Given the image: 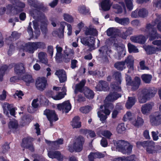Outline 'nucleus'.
I'll return each mask as SVG.
<instances>
[{
  "label": "nucleus",
  "instance_id": "1",
  "mask_svg": "<svg viewBox=\"0 0 161 161\" xmlns=\"http://www.w3.org/2000/svg\"><path fill=\"white\" fill-rule=\"evenodd\" d=\"M114 76L117 81L116 84L114 85L111 84L110 86V90H112L113 92H111L106 98L104 101V110L103 109V106H101L100 109H102V111H98L97 114L98 117L101 121L105 120L107 118V115H108L110 113V110L112 109L113 108V106L110 102L116 100L119 97H121L120 95L117 94L116 91L119 92L121 91V88L119 85L121 83L120 79L121 76L119 72L115 73Z\"/></svg>",
  "mask_w": 161,
  "mask_h": 161
},
{
  "label": "nucleus",
  "instance_id": "2",
  "mask_svg": "<svg viewBox=\"0 0 161 161\" xmlns=\"http://www.w3.org/2000/svg\"><path fill=\"white\" fill-rule=\"evenodd\" d=\"M154 24L153 22V25L150 24L147 25L146 27V31L147 32H150L149 40L151 41H153L152 43L154 45L157 46L158 47H152L148 46L145 48L147 53L148 54L156 53L157 52L161 51V40H154L160 37L156 32L154 31L153 27Z\"/></svg>",
  "mask_w": 161,
  "mask_h": 161
},
{
  "label": "nucleus",
  "instance_id": "3",
  "mask_svg": "<svg viewBox=\"0 0 161 161\" xmlns=\"http://www.w3.org/2000/svg\"><path fill=\"white\" fill-rule=\"evenodd\" d=\"M85 82V80H83L79 84H77L75 90V92L76 94L79 92L80 93L83 92L88 98H92L94 96L93 92L86 87H83Z\"/></svg>",
  "mask_w": 161,
  "mask_h": 161
},
{
  "label": "nucleus",
  "instance_id": "4",
  "mask_svg": "<svg viewBox=\"0 0 161 161\" xmlns=\"http://www.w3.org/2000/svg\"><path fill=\"white\" fill-rule=\"evenodd\" d=\"M114 142L116 148L123 154H128L132 151V146L127 142L119 140L114 141Z\"/></svg>",
  "mask_w": 161,
  "mask_h": 161
},
{
  "label": "nucleus",
  "instance_id": "5",
  "mask_svg": "<svg viewBox=\"0 0 161 161\" xmlns=\"http://www.w3.org/2000/svg\"><path fill=\"white\" fill-rule=\"evenodd\" d=\"M45 46V43L42 42H30L27 44L25 51L33 53L37 49L43 48Z\"/></svg>",
  "mask_w": 161,
  "mask_h": 161
},
{
  "label": "nucleus",
  "instance_id": "6",
  "mask_svg": "<svg viewBox=\"0 0 161 161\" xmlns=\"http://www.w3.org/2000/svg\"><path fill=\"white\" fill-rule=\"evenodd\" d=\"M114 46L116 47L117 53L116 54L117 57L120 58L121 57H124L126 54V49L123 44L121 43H114Z\"/></svg>",
  "mask_w": 161,
  "mask_h": 161
},
{
  "label": "nucleus",
  "instance_id": "7",
  "mask_svg": "<svg viewBox=\"0 0 161 161\" xmlns=\"http://www.w3.org/2000/svg\"><path fill=\"white\" fill-rule=\"evenodd\" d=\"M81 42L84 45H86L90 47V50L94 49L95 39L93 37H86L81 39Z\"/></svg>",
  "mask_w": 161,
  "mask_h": 161
},
{
  "label": "nucleus",
  "instance_id": "8",
  "mask_svg": "<svg viewBox=\"0 0 161 161\" xmlns=\"http://www.w3.org/2000/svg\"><path fill=\"white\" fill-rule=\"evenodd\" d=\"M126 80L127 85H130L132 86V88L133 90H136L138 88L141 82L140 79L139 77H136L135 80L131 83L130 77L128 75H126Z\"/></svg>",
  "mask_w": 161,
  "mask_h": 161
},
{
  "label": "nucleus",
  "instance_id": "9",
  "mask_svg": "<svg viewBox=\"0 0 161 161\" xmlns=\"http://www.w3.org/2000/svg\"><path fill=\"white\" fill-rule=\"evenodd\" d=\"M57 108L59 110H62L63 112L67 113L71 109V105L69 101H66L61 103L58 104Z\"/></svg>",
  "mask_w": 161,
  "mask_h": 161
},
{
  "label": "nucleus",
  "instance_id": "10",
  "mask_svg": "<svg viewBox=\"0 0 161 161\" xmlns=\"http://www.w3.org/2000/svg\"><path fill=\"white\" fill-rule=\"evenodd\" d=\"M47 85V80L45 77H39L36 80V86L37 88L39 90L42 91L44 90Z\"/></svg>",
  "mask_w": 161,
  "mask_h": 161
},
{
  "label": "nucleus",
  "instance_id": "11",
  "mask_svg": "<svg viewBox=\"0 0 161 161\" xmlns=\"http://www.w3.org/2000/svg\"><path fill=\"white\" fill-rule=\"evenodd\" d=\"M44 114L47 116L50 122L53 121H57L58 119V116L54 110L46 109L44 111Z\"/></svg>",
  "mask_w": 161,
  "mask_h": 161
},
{
  "label": "nucleus",
  "instance_id": "12",
  "mask_svg": "<svg viewBox=\"0 0 161 161\" xmlns=\"http://www.w3.org/2000/svg\"><path fill=\"white\" fill-rule=\"evenodd\" d=\"M84 142V139L82 136H80L75 140L73 145V148L76 152H79L81 150Z\"/></svg>",
  "mask_w": 161,
  "mask_h": 161
},
{
  "label": "nucleus",
  "instance_id": "13",
  "mask_svg": "<svg viewBox=\"0 0 161 161\" xmlns=\"http://www.w3.org/2000/svg\"><path fill=\"white\" fill-rule=\"evenodd\" d=\"M147 14V11L144 8L137 9L132 12L131 16L132 18H136L138 17H144Z\"/></svg>",
  "mask_w": 161,
  "mask_h": 161
},
{
  "label": "nucleus",
  "instance_id": "14",
  "mask_svg": "<svg viewBox=\"0 0 161 161\" xmlns=\"http://www.w3.org/2000/svg\"><path fill=\"white\" fill-rule=\"evenodd\" d=\"M154 142L152 141H144L143 142H138L136 143L137 146L138 147H140L141 146H142L144 147H146V150L147 153H151L153 150H150L149 147L151 146H153Z\"/></svg>",
  "mask_w": 161,
  "mask_h": 161
},
{
  "label": "nucleus",
  "instance_id": "15",
  "mask_svg": "<svg viewBox=\"0 0 161 161\" xmlns=\"http://www.w3.org/2000/svg\"><path fill=\"white\" fill-rule=\"evenodd\" d=\"M124 63L126 64L129 69L128 72L133 70L134 59L132 56H129L125 59Z\"/></svg>",
  "mask_w": 161,
  "mask_h": 161
},
{
  "label": "nucleus",
  "instance_id": "16",
  "mask_svg": "<svg viewBox=\"0 0 161 161\" xmlns=\"http://www.w3.org/2000/svg\"><path fill=\"white\" fill-rule=\"evenodd\" d=\"M96 88L98 91H107L109 89V87L106 82L101 80L100 81L98 84L97 85Z\"/></svg>",
  "mask_w": 161,
  "mask_h": 161
},
{
  "label": "nucleus",
  "instance_id": "17",
  "mask_svg": "<svg viewBox=\"0 0 161 161\" xmlns=\"http://www.w3.org/2000/svg\"><path fill=\"white\" fill-rule=\"evenodd\" d=\"M148 92L147 89H143L139 95V101L141 103H144L146 102L149 98L146 95V93Z\"/></svg>",
  "mask_w": 161,
  "mask_h": 161
},
{
  "label": "nucleus",
  "instance_id": "18",
  "mask_svg": "<svg viewBox=\"0 0 161 161\" xmlns=\"http://www.w3.org/2000/svg\"><path fill=\"white\" fill-rule=\"evenodd\" d=\"M3 109L4 113L7 115H8V111L10 110V114L11 115L14 116L15 110L14 108H12L10 109L11 105L7 103H5L3 105Z\"/></svg>",
  "mask_w": 161,
  "mask_h": 161
},
{
  "label": "nucleus",
  "instance_id": "19",
  "mask_svg": "<svg viewBox=\"0 0 161 161\" xmlns=\"http://www.w3.org/2000/svg\"><path fill=\"white\" fill-rule=\"evenodd\" d=\"M48 154L49 157L52 158H56L58 160H62L63 159V156L59 152L49 151Z\"/></svg>",
  "mask_w": 161,
  "mask_h": 161
},
{
  "label": "nucleus",
  "instance_id": "20",
  "mask_svg": "<svg viewBox=\"0 0 161 161\" xmlns=\"http://www.w3.org/2000/svg\"><path fill=\"white\" fill-rule=\"evenodd\" d=\"M55 74L58 77L60 82H64L66 80L65 72L64 70H57L55 73Z\"/></svg>",
  "mask_w": 161,
  "mask_h": 161
},
{
  "label": "nucleus",
  "instance_id": "21",
  "mask_svg": "<svg viewBox=\"0 0 161 161\" xmlns=\"http://www.w3.org/2000/svg\"><path fill=\"white\" fill-rule=\"evenodd\" d=\"M153 104V103L146 104L143 105L142 107L141 111L144 114L148 113L152 110Z\"/></svg>",
  "mask_w": 161,
  "mask_h": 161
},
{
  "label": "nucleus",
  "instance_id": "22",
  "mask_svg": "<svg viewBox=\"0 0 161 161\" xmlns=\"http://www.w3.org/2000/svg\"><path fill=\"white\" fill-rule=\"evenodd\" d=\"M150 121L153 125H158L161 123V114L155 116L151 115L150 117Z\"/></svg>",
  "mask_w": 161,
  "mask_h": 161
},
{
  "label": "nucleus",
  "instance_id": "23",
  "mask_svg": "<svg viewBox=\"0 0 161 161\" xmlns=\"http://www.w3.org/2000/svg\"><path fill=\"white\" fill-rule=\"evenodd\" d=\"M146 39L142 35L139 36H133L130 38L131 40L133 42L139 43H144Z\"/></svg>",
  "mask_w": 161,
  "mask_h": 161
},
{
  "label": "nucleus",
  "instance_id": "24",
  "mask_svg": "<svg viewBox=\"0 0 161 161\" xmlns=\"http://www.w3.org/2000/svg\"><path fill=\"white\" fill-rule=\"evenodd\" d=\"M71 125L73 128H79L81 126L80 118L77 116L75 117L71 122Z\"/></svg>",
  "mask_w": 161,
  "mask_h": 161
},
{
  "label": "nucleus",
  "instance_id": "25",
  "mask_svg": "<svg viewBox=\"0 0 161 161\" xmlns=\"http://www.w3.org/2000/svg\"><path fill=\"white\" fill-rule=\"evenodd\" d=\"M62 90V92L58 93L55 96H53L52 97V98L54 100H59L63 98L65 95H66V89L65 87H63Z\"/></svg>",
  "mask_w": 161,
  "mask_h": 161
},
{
  "label": "nucleus",
  "instance_id": "26",
  "mask_svg": "<svg viewBox=\"0 0 161 161\" xmlns=\"http://www.w3.org/2000/svg\"><path fill=\"white\" fill-rule=\"evenodd\" d=\"M103 154L99 153H92L88 156V158L89 161H93L94 159L96 158H100L104 157Z\"/></svg>",
  "mask_w": 161,
  "mask_h": 161
},
{
  "label": "nucleus",
  "instance_id": "27",
  "mask_svg": "<svg viewBox=\"0 0 161 161\" xmlns=\"http://www.w3.org/2000/svg\"><path fill=\"white\" fill-rule=\"evenodd\" d=\"M111 4L112 3L109 0H104L102 2L101 5L103 10L107 11L110 9Z\"/></svg>",
  "mask_w": 161,
  "mask_h": 161
},
{
  "label": "nucleus",
  "instance_id": "28",
  "mask_svg": "<svg viewBox=\"0 0 161 161\" xmlns=\"http://www.w3.org/2000/svg\"><path fill=\"white\" fill-rule=\"evenodd\" d=\"M19 6L17 8L13 9V8L11 5H9L7 6V9H10L12 10H14V12H16V13L19 12L22 10L21 8H24L25 7V4L23 3L19 2L18 3Z\"/></svg>",
  "mask_w": 161,
  "mask_h": 161
},
{
  "label": "nucleus",
  "instance_id": "29",
  "mask_svg": "<svg viewBox=\"0 0 161 161\" xmlns=\"http://www.w3.org/2000/svg\"><path fill=\"white\" fill-rule=\"evenodd\" d=\"M85 33L86 35H91L96 36L97 34V30L94 28L86 27L85 30Z\"/></svg>",
  "mask_w": 161,
  "mask_h": 161
},
{
  "label": "nucleus",
  "instance_id": "30",
  "mask_svg": "<svg viewBox=\"0 0 161 161\" xmlns=\"http://www.w3.org/2000/svg\"><path fill=\"white\" fill-rule=\"evenodd\" d=\"M115 21L117 23L123 25H126L130 23L129 19L128 18L120 19L118 17L115 18Z\"/></svg>",
  "mask_w": 161,
  "mask_h": 161
},
{
  "label": "nucleus",
  "instance_id": "31",
  "mask_svg": "<svg viewBox=\"0 0 161 161\" xmlns=\"http://www.w3.org/2000/svg\"><path fill=\"white\" fill-rule=\"evenodd\" d=\"M131 122L135 126L138 127L143 124L144 121L141 117H138L135 120H131Z\"/></svg>",
  "mask_w": 161,
  "mask_h": 161
},
{
  "label": "nucleus",
  "instance_id": "32",
  "mask_svg": "<svg viewBox=\"0 0 161 161\" xmlns=\"http://www.w3.org/2000/svg\"><path fill=\"white\" fill-rule=\"evenodd\" d=\"M40 61L43 63L46 64L47 63V54L43 52H40L38 55Z\"/></svg>",
  "mask_w": 161,
  "mask_h": 161
},
{
  "label": "nucleus",
  "instance_id": "33",
  "mask_svg": "<svg viewBox=\"0 0 161 161\" xmlns=\"http://www.w3.org/2000/svg\"><path fill=\"white\" fill-rule=\"evenodd\" d=\"M136 102L135 98L134 97H128V99L126 104V107L127 108H130L135 104Z\"/></svg>",
  "mask_w": 161,
  "mask_h": 161
},
{
  "label": "nucleus",
  "instance_id": "34",
  "mask_svg": "<svg viewBox=\"0 0 161 161\" xmlns=\"http://www.w3.org/2000/svg\"><path fill=\"white\" fill-rule=\"evenodd\" d=\"M135 156H131L129 157H122L116 159L115 161H135Z\"/></svg>",
  "mask_w": 161,
  "mask_h": 161
},
{
  "label": "nucleus",
  "instance_id": "35",
  "mask_svg": "<svg viewBox=\"0 0 161 161\" xmlns=\"http://www.w3.org/2000/svg\"><path fill=\"white\" fill-rule=\"evenodd\" d=\"M57 53H56L55 58L56 60L59 62L62 58L61 52L62 51V48L58 46L56 47Z\"/></svg>",
  "mask_w": 161,
  "mask_h": 161
},
{
  "label": "nucleus",
  "instance_id": "36",
  "mask_svg": "<svg viewBox=\"0 0 161 161\" xmlns=\"http://www.w3.org/2000/svg\"><path fill=\"white\" fill-rule=\"evenodd\" d=\"M24 68L22 64H17L15 68V71L17 74H21L23 73Z\"/></svg>",
  "mask_w": 161,
  "mask_h": 161
},
{
  "label": "nucleus",
  "instance_id": "37",
  "mask_svg": "<svg viewBox=\"0 0 161 161\" xmlns=\"http://www.w3.org/2000/svg\"><path fill=\"white\" fill-rule=\"evenodd\" d=\"M74 53L72 50L68 54H65L63 58V60L65 62H68L70 61V59L73 58Z\"/></svg>",
  "mask_w": 161,
  "mask_h": 161
},
{
  "label": "nucleus",
  "instance_id": "38",
  "mask_svg": "<svg viewBox=\"0 0 161 161\" xmlns=\"http://www.w3.org/2000/svg\"><path fill=\"white\" fill-rule=\"evenodd\" d=\"M46 141L47 143H49L51 145L53 146L54 148H57L58 147L59 145L62 144L63 140L62 139H60L57 141L54 142H49L47 140H46Z\"/></svg>",
  "mask_w": 161,
  "mask_h": 161
},
{
  "label": "nucleus",
  "instance_id": "39",
  "mask_svg": "<svg viewBox=\"0 0 161 161\" xmlns=\"http://www.w3.org/2000/svg\"><path fill=\"white\" fill-rule=\"evenodd\" d=\"M141 78L144 82L146 83H149L152 80V76L150 75L144 74L142 75Z\"/></svg>",
  "mask_w": 161,
  "mask_h": 161
},
{
  "label": "nucleus",
  "instance_id": "40",
  "mask_svg": "<svg viewBox=\"0 0 161 161\" xmlns=\"http://www.w3.org/2000/svg\"><path fill=\"white\" fill-rule=\"evenodd\" d=\"M114 67L119 70H122L126 68V66L124 62L116 63L114 64Z\"/></svg>",
  "mask_w": 161,
  "mask_h": 161
},
{
  "label": "nucleus",
  "instance_id": "41",
  "mask_svg": "<svg viewBox=\"0 0 161 161\" xmlns=\"http://www.w3.org/2000/svg\"><path fill=\"white\" fill-rule=\"evenodd\" d=\"M128 51L130 53H137L139 52L138 49L130 43H128Z\"/></svg>",
  "mask_w": 161,
  "mask_h": 161
},
{
  "label": "nucleus",
  "instance_id": "42",
  "mask_svg": "<svg viewBox=\"0 0 161 161\" xmlns=\"http://www.w3.org/2000/svg\"><path fill=\"white\" fill-rule=\"evenodd\" d=\"M126 128L124 123L119 124L116 128V130L119 133H122L125 132Z\"/></svg>",
  "mask_w": 161,
  "mask_h": 161
},
{
  "label": "nucleus",
  "instance_id": "43",
  "mask_svg": "<svg viewBox=\"0 0 161 161\" xmlns=\"http://www.w3.org/2000/svg\"><path fill=\"white\" fill-rule=\"evenodd\" d=\"M8 127L11 129H16L18 127V124L17 121L15 119L11 121L9 123Z\"/></svg>",
  "mask_w": 161,
  "mask_h": 161
},
{
  "label": "nucleus",
  "instance_id": "44",
  "mask_svg": "<svg viewBox=\"0 0 161 161\" xmlns=\"http://www.w3.org/2000/svg\"><path fill=\"white\" fill-rule=\"evenodd\" d=\"M40 104L46 105L48 102L47 100L43 96H40L37 98Z\"/></svg>",
  "mask_w": 161,
  "mask_h": 161
},
{
  "label": "nucleus",
  "instance_id": "45",
  "mask_svg": "<svg viewBox=\"0 0 161 161\" xmlns=\"http://www.w3.org/2000/svg\"><path fill=\"white\" fill-rule=\"evenodd\" d=\"M148 92L146 94V95L148 97L149 99L150 98L154 97L156 93V91L155 90H152L151 89H146Z\"/></svg>",
  "mask_w": 161,
  "mask_h": 161
},
{
  "label": "nucleus",
  "instance_id": "46",
  "mask_svg": "<svg viewBox=\"0 0 161 161\" xmlns=\"http://www.w3.org/2000/svg\"><path fill=\"white\" fill-rule=\"evenodd\" d=\"M78 10L79 13L83 14H86L88 13L89 12V9L86 8L84 6L80 7Z\"/></svg>",
  "mask_w": 161,
  "mask_h": 161
},
{
  "label": "nucleus",
  "instance_id": "47",
  "mask_svg": "<svg viewBox=\"0 0 161 161\" xmlns=\"http://www.w3.org/2000/svg\"><path fill=\"white\" fill-rule=\"evenodd\" d=\"M125 3L127 8L129 10H132L133 8V2L131 0H125Z\"/></svg>",
  "mask_w": 161,
  "mask_h": 161
},
{
  "label": "nucleus",
  "instance_id": "48",
  "mask_svg": "<svg viewBox=\"0 0 161 161\" xmlns=\"http://www.w3.org/2000/svg\"><path fill=\"white\" fill-rule=\"evenodd\" d=\"M22 80H24L27 84L32 83L34 81L31 76L30 75H26L23 78Z\"/></svg>",
  "mask_w": 161,
  "mask_h": 161
},
{
  "label": "nucleus",
  "instance_id": "49",
  "mask_svg": "<svg viewBox=\"0 0 161 161\" xmlns=\"http://www.w3.org/2000/svg\"><path fill=\"white\" fill-rule=\"evenodd\" d=\"M134 117V115L130 112H127L124 115L123 119L125 121L128 120H131V119Z\"/></svg>",
  "mask_w": 161,
  "mask_h": 161
},
{
  "label": "nucleus",
  "instance_id": "50",
  "mask_svg": "<svg viewBox=\"0 0 161 161\" xmlns=\"http://www.w3.org/2000/svg\"><path fill=\"white\" fill-rule=\"evenodd\" d=\"M64 19L66 21L69 22H72L73 21V17L69 14H64L63 15Z\"/></svg>",
  "mask_w": 161,
  "mask_h": 161
},
{
  "label": "nucleus",
  "instance_id": "51",
  "mask_svg": "<svg viewBox=\"0 0 161 161\" xmlns=\"http://www.w3.org/2000/svg\"><path fill=\"white\" fill-rule=\"evenodd\" d=\"M60 24L61 27L59 30V32L61 33V35L60 37L62 38L64 36V30L66 23L64 22H62L60 23Z\"/></svg>",
  "mask_w": 161,
  "mask_h": 161
},
{
  "label": "nucleus",
  "instance_id": "52",
  "mask_svg": "<svg viewBox=\"0 0 161 161\" xmlns=\"http://www.w3.org/2000/svg\"><path fill=\"white\" fill-rule=\"evenodd\" d=\"M116 29L113 28H109L107 31V35L109 36L115 35Z\"/></svg>",
  "mask_w": 161,
  "mask_h": 161
},
{
  "label": "nucleus",
  "instance_id": "53",
  "mask_svg": "<svg viewBox=\"0 0 161 161\" xmlns=\"http://www.w3.org/2000/svg\"><path fill=\"white\" fill-rule=\"evenodd\" d=\"M7 69V66L6 65H4L0 69V81H2L3 80V75Z\"/></svg>",
  "mask_w": 161,
  "mask_h": 161
},
{
  "label": "nucleus",
  "instance_id": "54",
  "mask_svg": "<svg viewBox=\"0 0 161 161\" xmlns=\"http://www.w3.org/2000/svg\"><path fill=\"white\" fill-rule=\"evenodd\" d=\"M101 133L103 136L108 139L110 138L112 135V133L110 131L108 130L102 131L101 132Z\"/></svg>",
  "mask_w": 161,
  "mask_h": 161
},
{
  "label": "nucleus",
  "instance_id": "55",
  "mask_svg": "<svg viewBox=\"0 0 161 161\" xmlns=\"http://www.w3.org/2000/svg\"><path fill=\"white\" fill-rule=\"evenodd\" d=\"M99 51L100 52H102L103 53H106L108 55L111 52V50L108 49V47L106 46L102 47L99 50Z\"/></svg>",
  "mask_w": 161,
  "mask_h": 161
},
{
  "label": "nucleus",
  "instance_id": "56",
  "mask_svg": "<svg viewBox=\"0 0 161 161\" xmlns=\"http://www.w3.org/2000/svg\"><path fill=\"white\" fill-rule=\"evenodd\" d=\"M91 109L89 106L83 107L80 108V111L82 113H87L89 112Z\"/></svg>",
  "mask_w": 161,
  "mask_h": 161
},
{
  "label": "nucleus",
  "instance_id": "57",
  "mask_svg": "<svg viewBox=\"0 0 161 161\" xmlns=\"http://www.w3.org/2000/svg\"><path fill=\"white\" fill-rule=\"evenodd\" d=\"M113 8L116 10L115 12L118 13H121L122 11V9L121 7L118 4H114L113 6Z\"/></svg>",
  "mask_w": 161,
  "mask_h": 161
},
{
  "label": "nucleus",
  "instance_id": "58",
  "mask_svg": "<svg viewBox=\"0 0 161 161\" xmlns=\"http://www.w3.org/2000/svg\"><path fill=\"white\" fill-rule=\"evenodd\" d=\"M33 25H34V28L35 30V33H37V35L36 36V38L39 36L40 34V31H38L37 29V27L38 26L37 22L34 21L33 22Z\"/></svg>",
  "mask_w": 161,
  "mask_h": 161
},
{
  "label": "nucleus",
  "instance_id": "59",
  "mask_svg": "<svg viewBox=\"0 0 161 161\" xmlns=\"http://www.w3.org/2000/svg\"><path fill=\"white\" fill-rule=\"evenodd\" d=\"M158 132L157 131H153L152 132V135L153 140L156 141L158 140Z\"/></svg>",
  "mask_w": 161,
  "mask_h": 161
},
{
  "label": "nucleus",
  "instance_id": "60",
  "mask_svg": "<svg viewBox=\"0 0 161 161\" xmlns=\"http://www.w3.org/2000/svg\"><path fill=\"white\" fill-rule=\"evenodd\" d=\"M100 143L102 146L106 147L107 146L108 142L106 138L103 137Z\"/></svg>",
  "mask_w": 161,
  "mask_h": 161
},
{
  "label": "nucleus",
  "instance_id": "61",
  "mask_svg": "<svg viewBox=\"0 0 161 161\" xmlns=\"http://www.w3.org/2000/svg\"><path fill=\"white\" fill-rule=\"evenodd\" d=\"M23 96V94L22 92L21 91H17L16 92L14 96L15 97H16V96H17L19 98L21 99L22 97Z\"/></svg>",
  "mask_w": 161,
  "mask_h": 161
},
{
  "label": "nucleus",
  "instance_id": "62",
  "mask_svg": "<svg viewBox=\"0 0 161 161\" xmlns=\"http://www.w3.org/2000/svg\"><path fill=\"white\" fill-rule=\"evenodd\" d=\"M39 102L37 99L33 100L32 101V105L34 108H37L39 106Z\"/></svg>",
  "mask_w": 161,
  "mask_h": 161
},
{
  "label": "nucleus",
  "instance_id": "63",
  "mask_svg": "<svg viewBox=\"0 0 161 161\" xmlns=\"http://www.w3.org/2000/svg\"><path fill=\"white\" fill-rule=\"evenodd\" d=\"M6 96L7 93L6 91L5 90H3L2 94H0V100H5L6 98Z\"/></svg>",
  "mask_w": 161,
  "mask_h": 161
},
{
  "label": "nucleus",
  "instance_id": "64",
  "mask_svg": "<svg viewBox=\"0 0 161 161\" xmlns=\"http://www.w3.org/2000/svg\"><path fill=\"white\" fill-rule=\"evenodd\" d=\"M140 68L142 70H148L149 68L145 66L144 64V62L143 61H141L140 63Z\"/></svg>",
  "mask_w": 161,
  "mask_h": 161
}]
</instances>
